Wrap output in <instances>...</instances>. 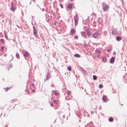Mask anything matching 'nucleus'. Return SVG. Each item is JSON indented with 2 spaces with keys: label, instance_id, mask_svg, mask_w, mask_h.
Instances as JSON below:
<instances>
[{
  "label": "nucleus",
  "instance_id": "26",
  "mask_svg": "<svg viewBox=\"0 0 127 127\" xmlns=\"http://www.w3.org/2000/svg\"><path fill=\"white\" fill-rule=\"evenodd\" d=\"M60 6H61V7H62V8H64V6H63V4H60Z\"/></svg>",
  "mask_w": 127,
  "mask_h": 127
},
{
  "label": "nucleus",
  "instance_id": "4",
  "mask_svg": "<svg viewBox=\"0 0 127 127\" xmlns=\"http://www.w3.org/2000/svg\"><path fill=\"white\" fill-rule=\"evenodd\" d=\"M115 60H116V58L115 57H112L111 59V60H110V63H111L112 64H113V63H115Z\"/></svg>",
  "mask_w": 127,
  "mask_h": 127
},
{
  "label": "nucleus",
  "instance_id": "19",
  "mask_svg": "<svg viewBox=\"0 0 127 127\" xmlns=\"http://www.w3.org/2000/svg\"><path fill=\"white\" fill-rule=\"evenodd\" d=\"M82 36H86V32H83L82 33Z\"/></svg>",
  "mask_w": 127,
  "mask_h": 127
},
{
  "label": "nucleus",
  "instance_id": "7",
  "mask_svg": "<svg viewBox=\"0 0 127 127\" xmlns=\"http://www.w3.org/2000/svg\"><path fill=\"white\" fill-rule=\"evenodd\" d=\"M102 100H104V102H107V101H108V98H107V96L104 95L103 96Z\"/></svg>",
  "mask_w": 127,
  "mask_h": 127
},
{
  "label": "nucleus",
  "instance_id": "33",
  "mask_svg": "<svg viewBox=\"0 0 127 127\" xmlns=\"http://www.w3.org/2000/svg\"><path fill=\"white\" fill-rule=\"evenodd\" d=\"M99 110H102V107L100 106L99 108Z\"/></svg>",
  "mask_w": 127,
  "mask_h": 127
},
{
  "label": "nucleus",
  "instance_id": "22",
  "mask_svg": "<svg viewBox=\"0 0 127 127\" xmlns=\"http://www.w3.org/2000/svg\"><path fill=\"white\" fill-rule=\"evenodd\" d=\"M0 42L1 43H3L4 42V40L3 39H0Z\"/></svg>",
  "mask_w": 127,
  "mask_h": 127
},
{
  "label": "nucleus",
  "instance_id": "35",
  "mask_svg": "<svg viewBox=\"0 0 127 127\" xmlns=\"http://www.w3.org/2000/svg\"><path fill=\"white\" fill-rule=\"evenodd\" d=\"M96 53H99V51H96Z\"/></svg>",
  "mask_w": 127,
  "mask_h": 127
},
{
  "label": "nucleus",
  "instance_id": "24",
  "mask_svg": "<svg viewBox=\"0 0 127 127\" xmlns=\"http://www.w3.org/2000/svg\"><path fill=\"white\" fill-rule=\"evenodd\" d=\"M74 39H78V36L77 35L74 36Z\"/></svg>",
  "mask_w": 127,
  "mask_h": 127
},
{
  "label": "nucleus",
  "instance_id": "29",
  "mask_svg": "<svg viewBox=\"0 0 127 127\" xmlns=\"http://www.w3.org/2000/svg\"><path fill=\"white\" fill-rule=\"evenodd\" d=\"M32 92L33 93H35L36 92V91L35 90V89H33V90H32Z\"/></svg>",
  "mask_w": 127,
  "mask_h": 127
},
{
  "label": "nucleus",
  "instance_id": "10",
  "mask_svg": "<svg viewBox=\"0 0 127 127\" xmlns=\"http://www.w3.org/2000/svg\"><path fill=\"white\" fill-rule=\"evenodd\" d=\"M116 40H117V41H121V40H122V37L120 36H117L116 37Z\"/></svg>",
  "mask_w": 127,
  "mask_h": 127
},
{
  "label": "nucleus",
  "instance_id": "31",
  "mask_svg": "<svg viewBox=\"0 0 127 127\" xmlns=\"http://www.w3.org/2000/svg\"><path fill=\"white\" fill-rule=\"evenodd\" d=\"M51 107H54V105H53L52 103H51Z\"/></svg>",
  "mask_w": 127,
  "mask_h": 127
},
{
  "label": "nucleus",
  "instance_id": "27",
  "mask_svg": "<svg viewBox=\"0 0 127 127\" xmlns=\"http://www.w3.org/2000/svg\"><path fill=\"white\" fill-rule=\"evenodd\" d=\"M67 95H71V92L70 91H67Z\"/></svg>",
  "mask_w": 127,
  "mask_h": 127
},
{
  "label": "nucleus",
  "instance_id": "14",
  "mask_svg": "<svg viewBox=\"0 0 127 127\" xmlns=\"http://www.w3.org/2000/svg\"><path fill=\"white\" fill-rule=\"evenodd\" d=\"M74 57H76V58H80L81 57V56L78 54H76L74 55Z\"/></svg>",
  "mask_w": 127,
  "mask_h": 127
},
{
  "label": "nucleus",
  "instance_id": "5",
  "mask_svg": "<svg viewBox=\"0 0 127 127\" xmlns=\"http://www.w3.org/2000/svg\"><path fill=\"white\" fill-rule=\"evenodd\" d=\"M10 10H12V11H14L15 10V7L13 6V4L11 3V7L10 8Z\"/></svg>",
  "mask_w": 127,
  "mask_h": 127
},
{
  "label": "nucleus",
  "instance_id": "34",
  "mask_svg": "<svg viewBox=\"0 0 127 127\" xmlns=\"http://www.w3.org/2000/svg\"><path fill=\"white\" fill-rule=\"evenodd\" d=\"M113 55H116V52L113 53Z\"/></svg>",
  "mask_w": 127,
  "mask_h": 127
},
{
  "label": "nucleus",
  "instance_id": "2",
  "mask_svg": "<svg viewBox=\"0 0 127 127\" xmlns=\"http://www.w3.org/2000/svg\"><path fill=\"white\" fill-rule=\"evenodd\" d=\"M74 20L75 25V26H77V25H78V21H79V18H78V16H75L74 17Z\"/></svg>",
  "mask_w": 127,
  "mask_h": 127
},
{
  "label": "nucleus",
  "instance_id": "6",
  "mask_svg": "<svg viewBox=\"0 0 127 127\" xmlns=\"http://www.w3.org/2000/svg\"><path fill=\"white\" fill-rule=\"evenodd\" d=\"M70 33L72 35H75V34H76V32H75V29H71L70 31Z\"/></svg>",
  "mask_w": 127,
  "mask_h": 127
},
{
  "label": "nucleus",
  "instance_id": "15",
  "mask_svg": "<svg viewBox=\"0 0 127 127\" xmlns=\"http://www.w3.org/2000/svg\"><path fill=\"white\" fill-rule=\"evenodd\" d=\"M103 62H104V63L107 62V58L104 57V58H103Z\"/></svg>",
  "mask_w": 127,
  "mask_h": 127
},
{
  "label": "nucleus",
  "instance_id": "23",
  "mask_svg": "<svg viewBox=\"0 0 127 127\" xmlns=\"http://www.w3.org/2000/svg\"><path fill=\"white\" fill-rule=\"evenodd\" d=\"M4 90L6 92H7L8 91V90H9V88H4Z\"/></svg>",
  "mask_w": 127,
  "mask_h": 127
},
{
  "label": "nucleus",
  "instance_id": "25",
  "mask_svg": "<svg viewBox=\"0 0 127 127\" xmlns=\"http://www.w3.org/2000/svg\"><path fill=\"white\" fill-rule=\"evenodd\" d=\"M99 88H103V87H104V86H103V84H100L99 86Z\"/></svg>",
  "mask_w": 127,
  "mask_h": 127
},
{
  "label": "nucleus",
  "instance_id": "17",
  "mask_svg": "<svg viewBox=\"0 0 127 127\" xmlns=\"http://www.w3.org/2000/svg\"><path fill=\"white\" fill-rule=\"evenodd\" d=\"M93 80H97V76L96 75H93Z\"/></svg>",
  "mask_w": 127,
  "mask_h": 127
},
{
  "label": "nucleus",
  "instance_id": "18",
  "mask_svg": "<svg viewBox=\"0 0 127 127\" xmlns=\"http://www.w3.org/2000/svg\"><path fill=\"white\" fill-rule=\"evenodd\" d=\"M67 69L68 71H72V68H71L70 66L67 67Z\"/></svg>",
  "mask_w": 127,
  "mask_h": 127
},
{
  "label": "nucleus",
  "instance_id": "32",
  "mask_svg": "<svg viewBox=\"0 0 127 127\" xmlns=\"http://www.w3.org/2000/svg\"><path fill=\"white\" fill-rule=\"evenodd\" d=\"M107 51H108V52H111V50L108 49V50H107Z\"/></svg>",
  "mask_w": 127,
  "mask_h": 127
},
{
  "label": "nucleus",
  "instance_id": "1",
  "mask_svg": "<svg viewBox=\"0 0 127 127\" xmlns=\"http://www.w3.org/2000/svg\"><path fill=\"white\" fill-rule=\"evenodd\" d=\"M109 8H110V6L109 5L106 4L105 3L103 4V9L104 11H107Z\"/></svg>",
  "mask_w": 127,
  "mask_h": 127
},
{
  "label": "nucleus",
  "instance_id": "9",
  "mask_svg": "<svg viewBox=\"0 0 127 127\" xmlns=\"http://www.w3.org/2000/svg\"><path fill=\"white\" fill-rule=\"evenodd\" d=\"M72 6H73V5L72 4V3H69L67 6V8H68V9H71Z\"/></svg>",
  "mask_w": 127,
  "mask_h": 127
},
{
  "label": "nucleus",
  "instance_id": "8",
  "mask_svg": "<svg viewBox=\"0 0 127 127\" xmlns=\"http://www.w3.org/2000/svg\"><path fill=\"white\" fill-rule=\"evenodd\" d=\"M98 36H99V34H98L97 33H94L93 35V37L94 38H97Z\"/></svg>",
  "mask_w": 127,
  "mask_h": 127
},
{
  "label": "nucleus",
  "instance_id": "30",
  "mask_svg": "<svg viewBox=\"0 0 127 127\" xmlns=\"http://www.w3.org/2000/svg\"><path fill=\"white\" fill-rule=\"evenodd\" d=\"M31 86L32 87H34V83H32Z\"/></svg>",
  "mask_w": 127,
  "mask_h": 127
},
{
  "label": "nucleus",
  "instance_id": "28",
  "mask_svg": "<svg viewBox=\"0 0 127 127\" xmlns=\"http://www.w3.org/2000/svg\"><path fill=\"white\" fill-rule=\"evenodd\" d=\"M54 103H55V104H57V100H54Z\"/></svg>",
  "mask_w": 127,
  "mask_h": 127
},
{
  "label": "nucleus",
  "instance_id": "37",
  "mask_svg": "<svg viewBox=\"0 0 127 127\" xmlns=\"http://www.w3.org/2000/svg\"><path fill=\"white\" fill-rule=\"evenodd\" d=\"M33 1H34V2H35V0H33Z\"/></svg>",
  "mask_w": 127,
  "mask_h": 127
},
{
  "label": "nucleus",
  "instance_id": "3",
  "mask_svg": "<svg viewBox=\"0 0 127 127\" xmlns=\"http://www.w3.org/2000/svg\"><path fill=\"white\" fill-rule=\"evenodd\" d=\"M34 30V34L35 36H37V37H38V35H37V29H36V28L33 27Z\"/></svg>",
  "mask_w": 127,
  "mask_h": 127
},
{
  "label": "nucleus",
  "instance_id": "20",
  "mask_svg": "<svg viewBox=\"0 0 127 127\" xmlns=\"http://www.w3.org/2000/svg\"><path fill=\"white\" fill-rule=\"evenodd\" d=\"M1 51H3V50H4V48H3V46H1V49H0Z\"/></svg>",
  "mask_w": 127,
  "mask_h": 127
},
{
  "label": "nucleus",
  "instance_id": "12",
  "mask_svg": "<svg viewBox=\"0 0 127 127\" xmlns=\"http://www.w3.org/2000/svg\"><path fill=\"white\" fill-rule=\"evenodd\" d=\"M54 94L55 95V96H59V92H58V91H54Z\"/></svg>",
  "mask_w": 127,
  "mask_h": 127
},
{
  "label": "nucleus",
  "instance_id": "36",
  "mask_svg": "<svg viewBox=\"0 0 127 127\" xmlns=\"http://www.w3.org/2000/svg\"><path fill=\"white\" fill-rule=\"evenodd\" d=\"M71 0V1H73L74 0Z\"/></svg>",
  "mask_w": 127,
  "mask_h": 127
},
{
  "label": "nucleus",
  "instance_id": "13",
  "mask_svg": "<svg viewBox=\"0 0 127 127\" xmlns=\"http://www.w3.org/2000/svg\"><path fill=\"white\" fill-rule=\"evenodd\" d=\"M109 122H110V123H113V122H114V118H113L112 117L109 118Z\"/></svg>",
  "mask_w": 127,
  "mask_h": 127
},
{
  "label": "nucleus",
  "instance_id": "11",
  "mask_svg": "<svg viewBox=\"0 0 127 127\" xmlns=\"http://www.w3.org/2000/svg\"><path fill=\"white\" fill-rule=\"evenodd\" d=\"M23 55L25 57H27V56H28V52H25L23 54Z\"/></svg>",
  "mask_w": 127,
  "mask_h": 127
},
{
  "label": "nucleus",
  "instance_id": "16",
  "mask_svg": "<svg viewBox=\"0 0 127 127\" xmlns=\"http://www.w3.org/2000/svg\"><path fill=\"white\" fill-rule=\"evenodd\" d=\"M16 58H17V59H19V58H20V57L19 56V54H16Z\"/></svg>",
  "mask_w": 127,
  "mask_h": 127
},
{
  "label": "nucleus",
  "instance_id": "21",
  "mask_svg": "<svg viewBox=\"0 0 127 127\" xmlns=\"http://www.w3.org/2000/svg\"><path fill=\"white\" fill-rule=\"evenodd\" d=\"M87 35H88V37H90L91 36V33H90V32H88L87 33Z\"/></svg>",
  "mask_w": 127,
  "mask_h": 127
}]
</instances>
